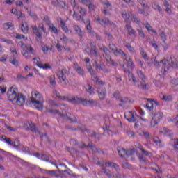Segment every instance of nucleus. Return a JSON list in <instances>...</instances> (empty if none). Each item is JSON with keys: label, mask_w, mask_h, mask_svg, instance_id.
Listing matches in <instances>:
<instances>
[{"label": "nucleus", "mask_w": 178, "mask_h": 178, "mask_svg": "<svg viewBox=\"0 0 178 178\" xmlns=\"http://www.w3.org/2000/svg\"><path fill=\"white\" fill-rule=\"evenodd\" d=\"M32 97L29 98L31 104H33L38 111H42L44 109V97L38 91L34 90L31 92Z\"/></svg>", "instance_id": "f257e3e1"}, {"label": "nucleus", "mask_w": 178, "mask_h": 178, "mask_svg": "<svg viewBox=\"0 0 178 178\" xmlns=\"http://www.w3.org/2000/svg\"><path fill=\"white\" fill-rule=\"evenodd\" d=\"M160 63L162 65L164 72H168L169 67H173L174 69H177L178 67L177 59L175 57H170L169 60L164 59L161 60Z\"/></svg>", "instance_id": "f03ea898"}, {"label": "nucleus", "mask_w": 178, "mask_h": 178, "mask_svg": "<svg viewBox=\"0 0 178 178\" xmlns=\"http://www.w3.org/2000/svg\"><path fill=\"white\" fill-rule=\"evenodd\" d=\"M138 75L139 79L136 81V83L135 86L138 87L140 90H143L144 91H147V90H149V84L145 83V76L144 73L141 70H138Z\"/></svg>", "instance_id": "7ed1b4c3"}, {"label": "nucleus", "mask_w": 178, "mask_h": 178, "mask_svg": "<svg viewBox=\"0 0 178 178\" xmlns=\"http://www.w3.org/2000/svg\"><path fill=\"white\" fill-rule=\"evenodd\" d=\"M69 74V71L66 69H63L61 71L57 72V76L58 77L60 81L63 83L65 86H67L69 81L66 79L65 74Z\"/></svg>", "instance_id": "20e7f679"}, {"label": "nucleus", "mask_w": 178, "mask_h": 178, "mask_svg": "<svg viewBox=\"0 0 178 178\" xmlns=\"http://www.w3.org/2000/svg\"><path fill=\"white\" fill-rule=\"evenodd\" d=\"M18 44L20 45L21 48L25 47V48L23 49V51H24L23 56L26 58H29V54H34V49H33L31 46L26 45L22 41L19 42Z\"/></svg>", "instance_id": "39448f33"}, {"label": "nucleus", "mask_w": 178, "mask_h": 178, "mask_svg": "<svg viewBox=\"0 0 178 178\" xmlns=\"http://www.w3.org/2000/svg\"><path fill=\"white\" fill-rule=\"evenodd\" d=\"M162 118H163V113H155L154 117L152 118V120L150 122L151 127H155V126H156V124H158L159 122H161Z\"/></svg>", "instance_id": "423d86ee"}, {"label": "nucleus", "mask_w": 178, "mask_h": 178, "mask_svg": "<svg viewBox=\"0 0 178 178\" xmlns=\"http://www.w3.org/2000/svg\"><path fill=\"white\" fill-rule=\"evenodd\" d=\"M95 21L97 22V23H99V24H101V26H106L109 24L110 26L116 27V24H114L113 22H111V20H109V19L106 17H103L102 19L97 17V19H95Z\"/></svg>", "instance_id": "0eeeda50"}, {"label": "nucleus", "mask_w": 178, "mask_h": 178, "mask_svg": "<svg viewBox=\"0 0 178 178\" xmlns=\"http://www.w3.org/2000/svg\"><path fill=\"white\" fill-rule=\"evenodd\" d=\"M87 147L90 148V149H92V152H97L98 154L101 152V149L97 148V147H95V145H94V144L92 142H90L88 145H86V143H84L83 142H82L81 145H79V148H80V149H84V148Z\"/></svg>", "instance_id": "6e6552de"}, {"label": "nucleus", "mask_w": 178, "mask_h": 178, "mask_svg": "<svg viewBox=\"0 0 178 178\" xmlns=\"http://www.w3.org/2000/svg\"><path fill=\"white\" fill-rule=\"evenodd\" d=\"M86 100L83 98L78 97H72L68 98V102L71 104H74V105H86Z\"/></svg>", "instance_id": "1a4fd4ad"}, {"label": "nucleus", "mask_w": 178, "mask_h": 178, "mask_svg": "<svg viewBox=\"0 0 178 178\" xmlns=\"http://www.w3.org/2000/svg\"><path fill=\"white\" fill-rule=\"evenodd\" d=\"M13 89L15 90V86L11 87L7 92V97L11 102H13L15 99H17V92L15 90H12Z\"/></svg>", "instance_id": "9d476101"}, {"label": "nucleus", "mask_w": 178, "mask_h": 178, "mask_svg": "<svg viewBox=\"0 0 178 178\" xmlns=\"http://www.w3.org/2000/svg\"><path fill=\"white\" fill-rule=\"evenodd\" d=\"M92 65L96 70H102V72H104V73H109L111 72L110 70H108V68H106V66L105 65L98 64V62L97 61H95Z\"/></svg>", "instance_id": "9b49d317"}, {"label": "nucleus", "mask_w": 178, "mask_h": 178, "mask_svg": "<svg viewBox=\"0 0 178 178\" xmlns=\"http://www.w3.org/2000/svg\"><path fill=\"white\" fill-rule=\"evenodd\" d=\"M59 115L60 116V118H67V120H70V123H77L78 122L77 117H76L73 114H70L69 115H67V113L64 114L62 113H59Z\"/></svg>", "instance_id": "f8f14e48"}, {"label": "nucleus", "mask_w": 178, "mask_h": 178, "mask_svg": "<svg viewBox=\"0 0 178 178\" xmlns=\"http://www.w3.org/2000/svg\"><path fill=\"white\" fill-rule=\"evenodd\" d=\"M73 68L74 69L75 72L78 73L79 76L84 77V75L86 74V72H84V70L81 66L79 65V63H77V62L74 63Z\"/></svg>", "instance_id": "ddd939ff"}, {"label": "nucleus", "mask_w": 178, "mask_h": 178, "mask_svg": "<svg viewBox=\"0 0 178 178\" xmlns=\"http://www.w3.org/2000/svg\"><path fill=\"white\" fill-rule=\"evenodd\" d=\"M125 119L128 120V122H131V123H134V122H137V118H136V115H134V113L131 111L127 112L124 114Z\"/></svg>", "instance_id": "4468645a"}, {"label": "nucleus", "mask_w": 178, "mask_h": 178, "mask_svg": "<svg viewBox=\"0 0 178 178\" xmlns=\"http://www.w3.org/2000/svg\"><path fill=\"white\" fill-rule=\"evenodd\" d=\"M26 102V97L23 94L18 93L17 96V104L19 105V106H23L24 103Z\"/></svg>", "instance_id": "2eb2a0df"}, {"label": "nucleus", "mask_w": 178, "mask_h": 178, "mask_svg": "<svg viewBox=\"0 0 178 178\" xmlns=\"http://www.w3.org/2000/svg\"><path fill=\"white\" fill-rule=\"evenodd\" d=\"M123 67H124V71L127 73H128V78L129 81H132L134 85L136 86V83H137V80H136V76H134V74H133V73L130 72V70L126 69L124 67V65H123Z\"/></svg>", "instance_id": "dca6fc26"}, {"label": "nucleus", "mask_w": 178, "mask_h": 178, "mask_svg": "<svg viewBox=\"0 0 178 178\" xmlns=\"http://www.w3.org/2000/svg\"><path fill=\"white\" fill-rule=\"evenodd\" d=\"M100 51H103V52L105 54V58L106 62H108V59H111V51H109V49H108L105 46H102L99 47Z\"/></svg>", "instance_id": "f3484780"}, {"label": "nucleus", "mask_w": 178, "mask_h": 178, "mask_svg": "<svg viewBox=\"0 0 178 178\" xmlns=\"http://www.w3.org/2000/svg\"><path fill=\"white\" fill-rule=\"evenodd\" d=\"M41 159L42 161H44L45 162H50L51 165H54V166L57 168L58 172H60V170H59V168H58V165L56 164L55 161H49V156H48V155L42 154Z\"/></svg>", "instance_id": "a211bd4d"}, {"label": "nucleus", "mask_w": 178, "mask_h": 178, "mask_svg": "<svg viewBox=\"0 0 178 178\" xmlns=\"http://www.w3.org/2000/svg\"><path fill=\"white\" fill-rule=\"evenodd\" d=\"M33 60H37L36 65L40 67V69H51V65L46 64L45 65H43L41 64L40 58H34Z\"/></svg>", "instance_id": "6ab92c4d"}, {"label": "nucleus", "mask_w": 178, "mask_h": 178, "mask_svg": "<svg viewBox=\"0 0 178 178\" xmlns=\"http://www.w3.org/2000/svg\"><path fill=\"white\" fill-rule=\"evenodd\" d=\"M99 99H105L106 97V89L105 88H99L98 90Z\"/></svg>", "instance_id": "aec40b11"}, {"label": "nucleus", "mask_w": 178, "mask_h": 178, "mask_svg": "<svg viewBox=\"0 0 178 178\" xmlns=\"http://www.w3.org/2000/svg\"><path fill=\"white\" fill-rule=\"evenodd\" d=\"M147 103L146 104L145 106L147 109H148L150 112L154 111V99H146Z\"/></svg>", "instance_id": "412c9836"}, {"label": "nucleus", "mask_w": 178, "mask_h": 178, "mask_svg": "<svg viewBox=\"0 0 178 178\" xmlns=\"http://www.w3.org/2000/svg\"><path fill=\"white\" fill-rule=\"evenodd\" d=\"M79 18L81 19V20H82V22H83V23H85L86 24H87L86 29H87L88 33H90V31H92V28H91V22H90V19H86V21L84 20V18H83V17H81V15L79 16Z\"/></svg>", "instance_id": "4be33fe9"}, {"label": "nucleus", "mask_w": 178, "mask_h": 178, "mask_svg": "<svg viewBox=\"0 0 178 178\" xmlns=\"http://www.w3.org/2000/svg\"><path fill=\"white\" fill-rule=\"evenodd\" d=\"M102 173L106 174L108 178H115V174L111 172L108 169H106L105 168H102Z\"/></svg>", "instance_id": "5701e85b"}, {"label": "nucleus", "mask_w": 178, "mask_h": 178, "mask_svg": "<svg viewBox=\"0 0 178 178\" xmlns=\"http://www.w3.org/2000/svg\"><path fill=\"white\" fill-rule=\"evenodd\" d=\"M86 133H88L89 137H92V138H97V140H99L100 136L99 134H96L94 131H90L88 129L86 131Z\"/></svg>", "instance_id": "b1692460"}, {"label": "nucleus", "mask_w": 178, "mask_h": 178, "mask_svg": "<svg viewBox=\"0 0 178 178\" xmlns=\"http://www.w3.org/2000/svg\"><path fill=\"white\" fill-rule=\"evenodd\" d=\"M105 165L107 168H110V166H111L112 168H113L116 172H119V170H120V168H119V165H118V164L113 163V162H106L105 163Z\"/></svg>", "instance_id": "393cba45"}, {"label": "nucleus", "mask_w": 178, "mask_h": 178, "mask_svg": "<svg viewBox=\"0 0 178 178\" xmlns=\"http://www.w3.org/2000/svg\"><path fill=\"white\" fill-rule=\"evenodd\" d=\"M125 27L129 35H136V31L134 30L133 27H131V25L127 24H126Z\"/></svg>", "instance_id": "a878e982"}, {"label": "nucleus", "mask_w": 178, "mask_h": 178, "mask_svg": "<svg viewBox=\"0 0 178 178\" xmlns=\"http://www.w3.org/2000/svg\"><path fill=\"white\" fill-rule=\"evenodd\" d=\"M40 172L42 173H44L45 175H49V176H56V177H58V175H55V173H56V171L55 170H47L44 169H40Z\"/></svg>", "instance_id": "bb28decb"}, {"label": "nucleus", "mask_w": 178, "mask_h": 178, "mask_svg": "<svg viewBox=\"0 0 178 178\" xmlns=\"http://www.w3.org/2000/svg\"><path fill=\"white\" fill-rule=\"evenodd\" d=\"M117 151L118 152V154L119 156L121 157V158H123V156H124V155H126V152H127V149H125L123 147H118L117 148Z\"/></svg>", "instance_id": "cd10ccee"}, {"label": "nucleus", "mask_w": 178, "mask_h": 178, "mask_svg": "<svg viewBox=\"0 0 178 178\" xmlns=\"http://www.w3.org/2000/svg\"><path fill=\"white\" fill-rule=\"evenodd\" d=\"M21 30L24 32V34H27L29 33V24L26 22L22 23L21 26Z\"/></svg>", "instance_id": "c85d7f7f"}, {"label": "nucleus", "mask_w": 178, "mask_h": 178, "mask_svg": "<svg viewBox=\"0 0 178 178\" xmlns=\"http://www.w3.org/2000/svg\"><path fill=\"white\" fill-rule=\"evenodd\" d=\"M74 30H75L76 33H77L79 37L82 38L83 37V31H81V28L79 26V25H75L74 27Z\"/></svg>", "instance_id": "c756f323"}, {"label": "nucleus", "mask_w": 178, "mask_h": 178, "mask_svg": "<svg viewBox=\"0 0 178 178\" xmlns=\"http://www.w3.org/2000/svg\"><path fill=\"white\" fill-rule=\"evenodd\" d=\"M29 126H30L31 131H32L33 133H35L36 136H38V133L40 134V131L35 127V124L31 123V124H29Z\"/></svg>", "instance_id": "7c9ffc66"}, {"label": "nucleus", "mask_w": 178, "mask_h": 178, "mask_svg": "<svg viewBox=\"0 0 178 178\" xmlns=\"http://www.w3.org/2000/svg\"><path fill=\"white\" fill-rule=\"evenodd\" d=\"M124 47H126L127 49L131 52V54H136V50L134 49V47H133L131 45L129 44V43L125 42L124 43Z\"/></svg>", "instance_id": "2f4dec72"}, {"label": "nucleus", "mask_w": 178, "mask_h": 178, "mask_svg": "<svg viewBox=\"0 0 178 178\" xmlns=\"http://www.w3.org/2000/svg\"><path fill=\"white\" fill-rule=\"evenodd\" d=\"M125 60L127 62V66L129 67L130 69H134V63H133V60H131V58H129V59H125Z\"/></svg>", "instance_id": "473e14b6"}, {"label": "nucleus", "mask_w": 178, "mask_h": 178, "mask_svg": "<svg viewBox=\"0 0 178 178\" xmlns=\"http://www.w3.org/2000/svg\"><path fill=\"white\" fill-rule=\"evenodd\" d=\"M118 54L120 55H122L123 56L124 59H127V55L122 49H117V51H115L114 55H118Z\"/></svg>", "instance_id": "72a5a7b5"}, {"label": "nucleus", "mask_w": 178, "mask_h": 178, "mask_svg": "<svg viewBox=\"0 0 178 178\" xmlns=\"http://www.w3.org/2000/svg\"><path fill=\"white\" fill-rule=\"evenodd\" d=\"M84 101H85L86 104H82V105H83V106H87V105H88V104H90V105H97V104L95 100H92V99L87 100V99H84Z\"/></svg>", "instance_id": "f704fd0d"}, {"label": "nucleus", "mask_w": 178, "mask_h": 178, "mask_svg": "<svg viewBox=\"0 0 178 178\" xmlns=\"http://www.w3.org/2000/svg\"><path fill=\"white\" fill-rule=\"evenodd\" d=\"M88 72L90 74V76L93 77V79H97L98 76H97V72L92 68V67H90L88 69Z\"/></svg>", "instance_id": "c9c22d12"}, {"label": "nucleus", "mask_w": 178, "mask_h": 178, "mask_svg": "<svg viewBox=\"0 0 178 178\" xmlns=\"http://www.w3.org/2000/svg\"><path fill=\"white\" fill-rule=\"evenodd\" d=\"M121 16L124 19L125 22H129V19H130V14L127 13V11H123L121 13Z\"/></svg>", "instance_id": "e433bc0d"}, {"label": "nucleus", "mask_w": 178, "mask_h": 178, "mask_svg": "<svg viewBox=\"0 0 178 178\" xmlns=\"http://www.w3.org/2000/svg\"><path fill=\"white\" fill-rule=\"evenodd\" d=\"M120 102H122V104H119V106H123L124 104H127V102H130V99L127 97H120Z\"/></svg>", "instance_id": "4c0bfd02"}, {"label": "nucleus", "mask_w": 178, "mask_h": 178, "mask_svg": "<svg viewBox=\"0 0 178 178\" xmlns=\"http://www.w3.org/2000/svg\"><path fill=\"white\" fill-rule=\"evenodd\" d=\"M49 28L50 29V31L51 33H54V34H58V33H59V30H58V28H56L55 26H54L53 24L49 25Z\"/></svg>", "instance_id": "58836bf2"}, {"label": "nucleus", "mask_w": 178, "mask_h": 178, "mask_svg": "<svg viewBox=\"0 0 178 178\" xmlns=\"http://www.w3.org/2000/svg\"><path fill=\"white\" fill-rule=\"evenodd\" d=\"M139 51H140V54H141L142 57L143 58V59L148 60V54H147V53H145V51H144V48L140 47Z\"/></svg>", "instance_id": "ea45409f"}, {"label": "nucleus", "mask_w": 178, "mask_h": 178, "mask_svg": "<svg viewBox=\"0 0 178 178\" xmlns=\"http://www.w3.org/2000/svg\"><path fill=\"white\" fill-rule=\"evenodd\" d=\"M49 83L52 87H56V81H55V75L49 77Z\"/></svg>", "instance_id": "a19ab883"}, {"label": "nucleus", "mask_w": 178, "mask_h": 178, "mask_svg": "<svg viewBox=\"0 0 178 178\" xmlns=\"http://www.w3.org/2000/svg\"><path fill=\"white\" fill-rule=\"evenodd\" d=\"M152 6L153 9L158 10V12H159V13H162V8H161V6H159V5L158 3H153L152 4Z\"/></svg>", "instance_id": "79ce46f5"}, {"label": "nucleus", "mask_w": 178, "mask_h": 178, "mask_svg": "<svg viewBox=\"0 0 178 178\" xmlns=\"http://www.w3.org/2000/svg\"><path fill=\"white\" fill-rule=\"evenodd\" d=\"M1 138L8 144V145H13L14 142H12V140L9 138H6V136H2Z\"/></svg>", "instance_id": "37998d69"}, {"label": "nucleus", "mask_w": 178, "mask_h": 178, "mask_svg": "<svg viewBox=\"0 0 178 178\" xmlns=\"http://www.w3.org/2000/svg\"><path fill=\"white\" fill-rule=\"evenodd\" d=\"M134 152H136V149H130L129 150L127 149L125 155L129 158V156H131V155H134Z\"/></svg>", "instance_id": "c03bdc74"}, {"label": "nucleus", "mask_w": 178, "mask_h": 178, "mask_svg": "<svg viewBox=\"0 0 178 178\" xmlns=\"http://www.w3.org/2000/svg\"><path fill=\"white\" fill-rule=\"evenodd\" d=\"M13 145L15 149H19V148H22V144L17 140H16V142H14Z\"/></svg>", "instance_id": "a18cd8bd"}, {"label": "nucleus", "mask_w": 178, "mask_h": 178, "mask_svg": "<svg viewBox=\"0 0 178 178\" xmlns=\"http://www.w3.org/2000/svg\"><path fill=\"white\" fill-rule=\"evenodd\" d=\"M89 55L90 56H97V50H95V47L90 48Z\"/></svg>", "instance_id": "49530a36"}, {"label": "nucleus", "mask_w": 178, "mask_h": 178, "mask_svg": "<svg viewBox=\"0 0 178 178\" xmlns=\"http://www.w3.org/2000/svg\"><path fill=\"white\" fill-rule=\"evenodd\" d=\"M145 27L147 31H151L153 34H156V31L154 30L149 24H146Z\"/></svg>", "instance_id": "de8ad7c7"}, {"label": "nucleus", "mask_w": 178, "mask_h": 178, "mask_svg": "<svg viewBox=\"0 0 178 178\" xmlns=\"http://www.w3.org/2000/svg\"><path fill=\"white\" fill-rule=\"evenodd\" d=\"M108 48L111 49V51H112V52H113L114 54L118 50V48H116V46L113 43L109 44Z\"/></svg>", "instance_id": "09e8293b"}, {"label": "nucleus", "mask_w": 178, "mask_h": 178, "mask_svg": "<svg viewBox=\"0 0 178 178\" xmlns=\"http://www.w3.org/2000/svg\"><path fill=\"white\" fill-rule=\"evenodd\" d=\"M131 20L134 22V23H136V24H140V23L139 18L136 17V15H132Z\"/></svg>", "instance_id": "8fccbe9b"}, {"label": "nucleus", "mask_w": 178, "mask_h": 178, "mask_svg": "<svg viewBox=\"0 0 178 178\" xmlns=\"http://www.w3.org/2000/svg\"><path fill=\"white\" fill-rule=\"evenodd\" d=\"M138 2L143 6V8H147V9L149 8L148 4L144 0H138Z\"/></svg>", "instance_id": "3c124183"}, {"label": "nucleus", "mask_w": 178, "mask_h": 178, "mask_svg": "<svg viewBox=\"0 0 178 178\" xmlns=\"http://www.w3.org/2000/svg\"><path fill=\"white\" fill-rule=\"evenodd\" d=\"M160 37L163 41V42L164 44H166V40H168V38H166V35L165 34L164 31H162L160 34Z\"/></svg>", "instance_id": "603ef678"}, {"label": "nucleus", "mask_w": 178, "mask_h": 178, "mask_svg": "<svg viewBox=\"0 0 178 178\" xmlns=\"http://www.w3.org/2000/svg\"><path fill=\"white\" fill-rule=\"evenodd\" d=\"M60 26L61 27L62 30L65 31V33H69V29L66 26V22L60 24Z\"/></svg>", "instance_id": "864d4df0"}, {"label": "nucleus", "mask_w": 178, "mask_h": 178, "mask_svg": "<svg viewBox=\"0 0 178 178\" xmlns=\"http://www.w3.org/2000/svg\"><path fill=\"white\" fill-rule=\"evenodd\" d=\"M161 133H163L164 136L172 137V133L169 129H163V131H161Z\"/></svg>", "instance_id": "5fc2aeb1"}, {"label": "nucleus", "mask_w": 178, "mask_h": 178, "mask_svg": "<svg viewBox=\"0 0 178 178\" xmlns=\"http://www.w3.org/2000/svg\"><path fill=\"white\" fill-rule=\"evenodd\" d=\"M142 133H143V136L145 137V138H147V140H149V138H151V135L149 134V132L143 131Z\"/></svg>", "instance_id": "6e6d98bb"}, {"label": "nucleus", "mask_w": 178, "mask_h": 178, "mask_svg": "<svg viewBox=\"0 0 178 178\" xmlns=\"http://www.w3.org/2000/svg\"><path fill=\"white\" fill-rule=\"evenodd\" d=\"M78 130H81V131H88V129L84 125H81L77 127Z\"/></svg>", "instance_id": "4d7b16f0"}, {"label": "nucleus", "mask_w": 178, "mask_h": 178, "mask_svg": "<svg viewBox=\"0 0 178 178\" xmlns=\"http://www.w3.org/2000/svg\"><path fill=\"white\" fill-rule=\"evenodd\" d=\"M12 65H14V66H16L17 67L19 66V61L16 60V57H13V60L10 61Z\"/></svg>", "instance_id": "13d9d810"}, {"label": "nucleus", "mask_w": 178, "mask_h": 178, "mask_svg": "<svg viewBox=\"0 0 178 178\" xmlns=\"http://www.w3.org/2000/svg\"><path fill=\"white\" fill-rule=\"evenodd\" d=\"M54 95H56V97H57L58 98H59V99L63 100V99H65V97L60 96V93H59V92H58V91H56V90H54Z\"/></svg>", "instance_id": "bf43d9fd"}, {"label": "nucleus", "mask_w": 178, "mask_h": 178, "mask_svg": "<svg viewBox=\"0 0 178 178\" xmlns=\"http://www.w3.org/2000/svg\"><path fill=\"white\" fill-rule=\"evenodd\" d=\"M12 28H13V24H12V22H8L4 24V29H6L8 30V29Z\"/></svg>", "instance_id": "052dcab7"}, {"label": "nucleus", "mask_w": 178, "mask_h": 178, "mask_svg": "<svg viewBox=\"0 0 178 178\" xmlns=\"http://www.w3.org/2000/svg\"><path fill=\"white\" fill-rule=\"evenodd\" d=\"M58 5L60 6V8H65L66 6V3L62 0H57Z\"/></svg>", "instance_id": "680f3d73"}, {"label": "nucleus", "mask_w": 178, "mask_h": 178, "mask_svg": "<svg viewBox=\"0 0 178 178\" xmlns=\"http://www.w3.org/2000/svg\"><path fill=\"white\" fill-rule=\"evenodd\" d=\"M105 35H106L108 40H113V35L111 34V33L108 32L107 31H104Z\"/></svg>", "instance_id": "e2e57ef3"}, {"label": "nucleus", "mask_w": 178, "mask_h": 178, "mask_svg": "<svg viewBox=\"0 0 178 178\" xmlns=\"http://www.w3.org/2000/svg\"><path fill=\"white\" fill-rule=\"evenodd\" d=\"M21 148H22V152H25L26 154L30 153V149L29 148V147L22 146Z\"/></svg>", "instance_id": "0e129e2a"}, {"label": "nucleus", "mask_w": 178, "mask_h": 178, "mask_svg": "<svg viewBox=\"0 0 178 178\" xmlns=\"http://www.w3.org/2000/svg\"><path fill=\"white\" fill-rule=\"evenodd\" d=\"M137 31L139 33V35L140 37H141V38H145V33H144V31H143V29H137Z\"/></svg>", "instance_id": "69168bd1"}, {"label": "nucleus", "mask_w": 178, "mask_h": 178, "mask_svg": "<svg viewBox=\"0 0 178 178\" xmlns=\"http://www.w3.org/2000/svg\"><path fill=\"white\" fill-rule=\"evenodd\" d=\"M161 99H163V101H172V96L170 95L169 96L163 95Z\"/></svg>", "instance_id": "338daca9"}, {"label": "nucleus", "mask_w": 178, "mask_h": 178, "mask_svg": "<svg viewBox=\"0 0 178 178\" xmlns=\"http://www.w3.org/2000/svg\"><path fill=\"white\" fill-rule=\"evenodd\" d=\"M70 144H72V145H74V146L79 145V142L76 139H71L70 140Z\"/></svg>", "instance_id": "774afa93"}]
</instances>
